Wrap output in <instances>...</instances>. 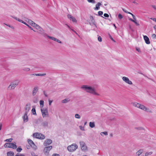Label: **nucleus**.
Masks as SVG:
<instances>
[{
  "label": "nucleus",
  "mask_w": 156,
  "mask_h": 156,
  "mask_svg": "<svg viewBox=\"0 0 156 156\" xmlns=\"http://www.w3.org/2000/svg\"><path fill=\"white\" fill-rule=\"evenodd\" d=\"M81 88L88 93L93 95H99V94L96 92V90L95 88L94 87L84 85L81 87Z\"/></svg>",
  "instance_id": "f257e3e1"
},
{
  "label": "nucleus",
  "mask_w": 156,
  "mask_h": 156,
  "mask_svg": "<svg viewBox=\"0 0 156 156\" xmlns=\"http://www.w3.org/2000/svg\"><path fill=\"white\" fill-rule=\"evenodd\" d=\"M30 104L28 103L26 104L25 108V113L23 117V119L25 122H27L28 121V118L27 114L30 109Z\"/></svg>",
  "instance_id": "f03ea898"
},
{
  "label": "nucleus",
  "mask_w": 156,
  "mask_h": 156,
  "mask_svg": "<svg viewBox=\"0 0 156 156\" xmlns=\"http://www.w3.org/2000/svg\"><path fill=\"white\" fill-rule=\"evenodd\" d=\"M20 81L18 80H15L11 82L8 87L7 89L9 90L14 89L16 86L18 85Z\"/></svg>",
  "instance_id": "7ed1b4c3"
},
{
  "label": "nucleus",
  "mask_w": 156,
  "mask_h": 156,
  "mask_svg": "<svg viewBox=\"0 0 156 156\" xmlns=\"http://www.w3.org/2000/svg\"><path fill=\"white\" fill-rule=\"evenodd\" d=\"M33 135L34 137L39 139L44 140L45 138V136L44 134L40 133H35L33 134Z\"/></svg>",
  "instance_id": "20e7f679"
},
{
  "label": "nucleus",
  "mask_w": 156,
  "mask_h": 156,
  "mask_svg": "<svg viewBox=\"0 0 156 156\" xmlns=\"http://www.w3.org/2000/svg\"><path fill=\"white\" fill-rule=\"evenodd\" d=\"M42 116L43 118L48 117L49 116L47 108H44L41 109Z\"/></svg>",
  "instance_id": "39448f33"
},
{
  "label": "nucleus",
  "mask_w": 156,
  "mask_h": 156,
  "mask_svg": "<svg viewBox=\"0 0 156 156\" xmlns=\"http://www.w3.org/2000/svg\"><path fill=\"white\" fill-rule=\"evenodd\" d=\"M78 148V146L75 144H73L67 147L68 150L71 152L75 151Z\"/></svg>",
  "instance_id": "423d86ee"
},
{
  "label": "nucleus",
  "mask_w": 156,
  "mask_h": 156,
  "mask_svg": "<svg viewBox=\"0 0 156 156\" xmlns=\"http://www.w3.org/2000/svg\"><path fill=\"white\" fill-rule=\"evenodd\" d=\"M138 108L147 112L150 113H152V111L149 108L140 104H139Z\"/></svg>",
  "instance_id": "0eeeda50"
},
{
  "label": "nucleus",
  "mask_w": 156,
  "mask_h": 156,
  "mask_svg": "<svg viewBox=\"0 0 156 156\" xmlns=\"http://www.w3.org/2000/svg\"><path fill=\"white\" fill-rule=\"evenodd\" d=\"M4 146L5 147L11 148L14 149L17 148L16 145L12 143H7L4 144Z\"/></svg>",
  "instance_id": "6e6552de"
},
{
  "label": "nucleus",
  "mask_w": 156,
  "mask_h": 156,
  "mask_svg": "<svg viewBox=\"0 0 156 156\" xmlns=\"http://www.w3.org/2000/svg\"><path fill=\"white\" fill-rule=\"evenodd\" d=\"M52 147L51 146H46L45 147L44 150V154L47 155H48L49 152L52 149Z\"/></svg>",
  "instance_id": "1a4fd4ad"
},
{
  "label": "nucleus",
  "mask_w": 156,
  "mask_h": 156,
  "mask_svg": "<svg viewBox=\"0 0 156 156\" xmlns=\"http://www.w3.org/2000/svg\"><path fill=\"white\" fill-rule=\"evenodd\" d=\"M122 79L126 83L129 85H132L133 84L131 80H130L129 78L127 77L123 76L122 77Z\"/></svg>",
  "instance_id": "9d476101"
},
{
  "label": "nucleus",
  "mask_w": 156,
  "mask_h": 156,
  "mask_svg": "<svg viewBox=\"0 0 156 156\" xmlns=\"http://www.w3.org/2000/svg\"><path fill=\"white\" fill-rule=\"evenodd\" d=\"M52 143V141L50 139H46L44 142L43 145L44 146L49 145Z\"/></svg>",
  "instance_id": "9b49d317"
},
{
  "label": "nucleus",
  "mask_w": 156,
  "mask_h": 156,
  "mask_svg": "<svg viewBox=\"0 0 156 156\" xmlns=\"http://www.w3.org/2000/svg\"><path fill=\"white\" fill-rule=\"evenodd\" d=\"M39 88L37 86L34 87L32 91V95L33 96H35L38 91Z\"/></svg>",
  "instance_id": "f8f14e48"
},
{
  "label": "nucleus",
  "mask_w": 156,
  "mask_h": 156,
  "mask_svg": "<svg viewBox=\"0 0 156 156\" xmlns=\"http://www.w3.org/2000/svg\"><path fill=\"white\" fill-rule=\"evenodd\" d=\"M90 21L91 22V23H90V25H91V24L94 25L95 26V27L97 28V24L95 22V21L93 17L92 16H90Z\"/></svg>",
  "instance_id": "ddd939ff"
},
{
  "label": "nucleus",
  "mask_w": 156,
  "mask_h": 156,
  "mask_svg": "<svg viewBox=\"0 0 156 156\" xmlns=\"http://www.w3.org/2000/svg\"><path fill=\"white\" fill-rule=\"evenodd\" d=\"M47 36L48 37V38H49V39H51L53 41H56L58 43H59L60 44L62 43V42L60 40H58L54 37H51V36H49L48 35H47Z\"/></svg>",
  "instance_id": "4468645a"
},
{
  "label": "nucleus",
  "mask_w": 156,
  "mask_h": 156,
  "mask_svg": "<svg viewBox=\"0 0 156 156\" xmlns=\"http://www.w3.org/2000/svg\"><path fill=\"white\" fill-rule=\"evenodd\" d=\"M81 149L83 150H85L87 149V147L86 146L85 143L83 141L80 142Z\"/></svg>",
  "instance_id": "2eb2a0df"
},
{
  "label": "nucleus",
  "mask_w": 156,
  "mask_h": 156,
  "mask_svg": "<svg viewBox=\"0 0 156 156\" xmlns=\"http://www.w3.org/2000/svg\"><path fill=\"white\" fill-rule=\"evenodd\" d=\"M67 17L69 19H70V20H71L73 22H77V20L75 18L71 15L68 14L67 15Z\"/></svg>",
  "instance_id": "dca6fc26"
},
{
  "label": "nucleus",
  "mask_w": 156,
  "mask_h": 156,
  "mask_svg": "<svg viewBox=\"0 0 156 156\" xmlns=\"http://www.w3.org/2000/svg\"><path fill=\"white\" fill-rule=\"evenodd\" d=\"M144 38L145 41V43L147 44H149L150 43L149 38L146 35L144 36Z\"/></svg>",
  "instance_id": "f3484780"
},
{
  "label": "nucleus",
  "mask_w": 156,
  "mask_h": 156,
  "mask_svg": "<svg viewBox=\"0 0 156 156\" xmlns=\"http://www.w3.org/2000/svg\"><path fill=\"white\" fill-rule=\"evenodd\" d=\"M102 5L101 4L100 2H98L96 5V7L94 8V9L95 10H98L100 9V6Z\"/></svg>",
  "instance_id": "a211bd4d"
},
{
  "label": "nucleus",
  "mask_w": 156,
  "mask_h": 156,
  "mask_svg": "<svg viewBox=\"0 0 156 156\" xmlns=\"http://www.w3.org/2000/svg\"><path fill=\"white\" fill-rule=\"evenodd\" d=\"M46 75L45 73L41 74V73H34L30 74V76H42Z\"/></svg>",
  "instance_id": "6ab92c4d"
},
{
  "label": "nucleus",
  "mask_w": 156,
  "mask_h": 156,
  "mask_svg": "<svg viewBox=\"0 0 156 156\" xmlns=\"http://www.w3.org/2000/svg\"><path fill=\"white\" fill-rule=\"evenodd\" d=\"M38 101V98L37 96H34L33 99V101L34 103H37Z\"/></svg>",
  "instance_id": "aec40b11"
},
{
  "label": "nucleus",
  "mask_w": 156,
  "mask_h": 156,
  "mask_svg": "<svg viewBox=\"0 0 156 156\" xmlns=\"http://www.w3.org/2000/svg\"><path fill=\"white\" fill-rule=\"evenodd\" d=\"M143 149H140L136 152V155L137 156H139L143 152Z\"/></svg>",
  "instance_id": "412c9836"
},
{
  "label": "nucleus",
  "mask_w": 156,
  "mask_h": 156,
  "mask_svg": "<svg viewBox=\"0 0 156 156\" xmlns=\"http://www.w3.org/2000/svg\"><path fill=\"white\" fill-rule=\"evenodd\" d=\"M70 100L69 98H66L62 101V102L64 103H66L69 102Z\"/></svg>",
  "instance_id": "4be33fe9"
},
{
  "label": "nucleus",
  "mask_w": 156,
  "mask_h": 156,
  "mask_svg": "<svg viewBox=\"0 0 156 156\" xmlns=\"http://www.w3.org/2000/svg\"><path fill=\"white\" fill-rule=\"evenodd\" d=\"M27 23L31 25L32 26H33L34 25H35V23L33 21L30 20H28Z\"/></svg>",
  "instance_id": "5701e85b"
},
{
  "label": "nucleus",
  "mask_w": 156,
  "mask_h": 156,
  "mask_svg": "<svg viewBox=\"0 0 156 156\" xmlns=\"http://www.w3.org/2000/svg\"><path fill=\"white\" fill-rule=\"evenodd\" d=\"M44 104V101L43 100H40V106L41 108H43Z\"/></svg>",
  "instance_id": "b1692460"
},
{
  "label": "nucleus",
  "mask_w": 156,
  "mask_h": 156,
  "mask_svg": "<svg viewBox=\"0 0 156 156\" xmlns=\"http://www.w3.org/2000/svg\"><path fill=\"white\" fill-rule=\"evenodd\" d=\"M28 143L30 144V145L32 146V145H34V142L30 139H28L27 140Z\"/></svg>",
  "instance_id": "393cba45"
},
{
  "label": "nucleus",
  "mask_w": 156,
  "mask_h": 156,
  "mask_svg": "<svg viewBox=\"0 0 156 156\" xmlns=\"http://www.w3.org/2000/svg\"><path fill=\"white\" fill-rule=\"evenodd\" d=\"M14 153L13 152L9 151L7 153V156H14Z\"/></svg>",
  "instance_id": "a878e982"
},
{
  "label": "nucleus",
  "mask_w": 156,
  "mask_h": 156,
  "mask_svg": "<svg viewBox=\"0 0 156 156\" xmlns=\"http://www.w3.org/2000/svg\"><path fill=\"white\" fill-rule=\"evenodd\" d=\"M48 122L47 121L44 122L42 123V125L44 127H48Z\"/></svg>",
  "instance_id": "bb28decb"
},
{
  "label": "nucleus",
  "mask_w": 156,
  "mask_h": 156,
  "mask_svg": "<svg viewBox=\"0 0 156 156\" xmlns=\"http://www.w3.org/2000/svg\"><path fill=\"white\" fill-rule=\"evenodd\" d=\"M139 103H137V102H132L131 103V104L133 106H134L135 107H137L138 108V106H139Z\"/></svg>",
  "instance_id": "cd10ccee"
},
{
  "label": "nucleus",
  "mask_w": 156,
  "mask_h": 156,
  "mask_svg": "<svg viewBox=\"0 0 156 156\" xmlns=\"http://www.w3.org/2000/svg\"><path fill=\"white\" fill-rule=\"evenodd\" d=\"M89 126L90 127L92 128L94 127L95 126L94 123V122H90Z\"/></svg>",
  "instance_id": "c85d7f7f"
},
{
  "label": "nucleus",
  "mask_w": 156,
  "mask_h": 156,
  "mask_svg": "<svg viewBox=\"0 0 156 156\" xmlns=\"http://www.w3.org/2000/svg\"><path fill=\"white\" fill-rule=\"evenodd\" d=\"M32 112L33 113V114L34 115H36V110L35 108H33L32 110Z\"/></svg>",
  "instance_id": "c756f323"
},
{
  "label": "nucleus",
  "mask_w": 156,
  "mask_h": 156,
  "mask_svg": "<svg viewBox=\"0 0 156 156\" xmlns=\"http://www.w3.org/2000/svg\"><path fill=\"white\" fill-rule=\"evenodd\" d=\"M23 70L24 71L28 72L30 70V69L29 68L25 67L23 69Z\"/></svg>",
  "instance_id": "7c9ffc66"
},
{
  "label": "nucleus",
  "mask_w": 156,
  "mask_h": 156,
  "mask_svg": "<svg viewBox=\"0 0 156 156\" xmlns=\"http://www.w3.org/2000/svg\"><path fill=\"white\" fill-rule=\"evenodd\" d=\"M87 1L88 2L93 4H94L96 2L95 0H87Z\"/></svg>",
  "instance_id": "2f4dec72"
},
{
  "label": "nucleus",
  "mask_w": 156,
  "mask_h": 156,
  "mask_svg": "<svg viewBox=\"0 0 156 156\" xmlns=\"http://www.w3.org/2000/svg\"><path fill=\"white\" fill-rule=\"evenodd\" d=\"M75 117L76 119H80V115L77 114H76L75 115Z\"/></svg>",
  "instance_id": "473e14b6"
},
{
  "label": "nucleus",
  "mask_w": 156,
  "mask_h": 156,
  "mask_svg": "<svg viewBox=\"0 0 156 156\" xmlns=\"http://www.w3.org/2000/svg\"><path fill=\"white\" fill-rule=\"evenodd\" d=\"M34 27H35L37 29H38L39 27H40V26H39L38 25H37V24L35 23V25H34V26H33Z\"/></svg>",
  "instance_id": "72a5a7b5"
},
{
  "label": "nucleus",
  "mask_w": 156,
  "mask_h": 156,
  "mask_svg": "<svg viewBox=\"0 0 156 156\" xmlns=\"http://www.w3.org/2000/svg\"><path fill=\"white\" fill-rule=\"evenodd\" d=\"M98 15L100 16H101L102 17H103L102 16H101L103 14V12L101 11H99L98 12Z\"/></svg>",
  "instance_id": "f704fd0d"
},
{
  "label": "nucleus",
  "mask_w": 156,
  "mask_h": 156,
  "mask_svg": "<svg viewBox=\"0 0 156 156\" xmlns=\"http://www.w3.org/2000/svg\"><path fill=\"white\" fill-rule=\"evenodd\" d=\"M152 152H147L145 154V156H148L149 155H151L152 154Z\"/></svg>",
  "instance_id": "c9c22d12"
},
{
  "label": "nucleus",
  "mask_w": 156,
  "mask_h": 156,
  "mask_svg": "<svg viewBox=\"0 0 156 156\" xmlns=\"http://www.w3.org/2000/svg\"><path fill=\"white\" fill-rule=\"evenodd\" d=\"M152 38L154 39L155 40L156 39V35L155 34H153L152 35Z\"/></svg>",
  "instance_id": "e433bc0d"
},
{
  "label": "nucleus",
  "mask_w": 156,
  "mask_h": 156,
  "mask_svg": "<svg viewBox=\"0 0 156 156\" xmlns=\"http://www.w3.org/2000/svg\"><path fill=\"white\" fill-rule=\"evenodd\" d=\"M12 138H9L5 140V141L10 142L12 141Z\"/></svg>",
  "instance_id": "4c0bfd02"
},
{
  "label": "nucleus",
  "mask_w": 156,
  "mask_h": 156,
  "mask_svg": "<svg viewBox=\"0 0 156 156\" xmlns=\"http://www.w3.org/2000/svg\"><path fill=\"white\" fill-rule=\"evenodd\" d=\"M22 150V149L21 147H19L18 148L16 149V151L18 152H20Z\"/></svg>",
  "instance_id": "58836bf2"
},
{
  "label": "nucleus",
  "mask_w": 156,
  "mask_h": 156,
  "mask_svg": "<svg viewBox=\"0 0 156 156\" xmlns=\"http://www.w3.org/2000/svg\"><path fill=\"white\" fill-rule=\"evenodd\" d=\"M102 134H103L105 135H107L108 134V133L107 132H101V136H102Z\"/></svg>",
  "instance_id": "ea45409f"
},
{
  "label": "nucleus",
  "mask_w": 156,
  "mask_h": 156,
  "mask_svg": "<svg viewBox=\"0 0 156 156\" xmlns=\"http://www.w3.org/2000/svg\"><path fill=\"white\" fill-rule=\"evenodd\" d=\"M118 17L120 19H121L123 18L122 15L120 13L118 15Z\"/></svg>",
  "instance_id": "a19ab883"
},
{
  "label": "nucleus",
  "mask_w": 156,
  "mask_h": 156,
  "mask_svg": "<svg viewBox=\"0 0 156 156\" xmlns=\"http://www.w3.org/2000/svg\"><path fill=\"white\" fill-rule=\"evenodd\" d=\"M130 2H132L133 3L136 5H138V4L135 1V0H130Z\"/></svg>",
  "instance_id": "79ce46f5"
},
{
  "label": "nucleus",
  "mask_w": 156,
  "mask_h": 156,
  "mask_svg": "<svg viewBox=\"0 0 156 156\" xmlns=\"http://www.w3.org/2000/svg\"><path fill=\"white\" fill-rule=\"evenodd\" d=\"M12 17L16 20L19 21V22H20V20H21L19 18H17V17Z\"/></svg>",
  "instance_id": "37998d69"
},
{
  "label": "nucleus",
  "mask_w": 156,
  "mask_h": 156,
  "mask_svg": "<svg viewBox=\"0 0 156 156\" xmlns=\"http://www.w3.org/2000/svg\"><path fill=\"white\" fill-rule=\"evenodd\" d=\"M109 37L110 39L114 42H115V41L113 38L110 35H109Z\"/></svg>",
  "instance_id": "c03bdc74"
},
{
  "label": "nucleus",
  "mask_w": 156,
  "mask_h": 156,
  "mask_svg": "<svg viewBox=\"0 0 156 156\" xmlns=\"http://www.w3.org/2000/svg\"><path fill=\"white\" fill-rule=\"evenodd\" d=\"M38 30L39 31H40L41 32H42L43 31V29L40 27H39Z\"/></svg>",
  "instance_id": "a18cd8bd"
},
{
  "label": "nucleus",
  "mask_w": 156,
  "mask_h": 156,
  "mask_svg": "<svg viewBox=\"0 0 156 156\" xmlns=\"http://www.w3.org/2000/svg\"><path fill=\"white\" fill-rule=\"evenodd\" d=\"M98 40L100 42L102 41V38L101 36H99L98 37Z\"/></svg>",
  "instance_id": "49530a36"
},
{
  "label": "nucleus",
  "mask_w": 156,
  "mask_h": 156,
  "mask_svg": "<svg viewBox=\"0 0 156 156\" xmlns=\"http://www.w3.org/2000/svg\"><path fill=\"white\" fill-rule=\"evenodd\" d=\"M79 128H80V129L82 130H84V127H83L82 126H79Z\"/></svg>",
  "instance_id": "de8ad7c7"
},
{
  "label": "nucleus",
  "mask_w": 156,
  "mask_h": 156,
  "mask_svg": "<svg viewBox=\"0 0 156 156\" xmlns=\"http://www.w3.org/2000/svg\"><path fill=\"white\" fill-rule=\"evenodd\" d=\"M20 22H21V23H23L24 24H25L26 26H27V25L28 24L27 23H26V22H25L24 21H23L22 20H20Z\"/></svg>",
  "instance_id": "09e8293b"
},
{
  "label": "nucleus",
  "mask_w": 156,
  "mask_h": 156,
  "mask_svg": "<svg viewBox=\"0 0 156 156\" xmlns=\"http://www.w3.org/2000/svg\"><path fill=\"white\" fill-rule=\"evenodd\" d=\"M131 15L134 19L133 20H135V21H136L135 16L133 14H131Z\"/></svg>",
  "instance_id": "8fccbe9b"
},
{
  "label": "nucleus",
  "mask_w": 156,
  "mask_h": 156,
  "mask_svg": "<svg viewBox=\"0 0 156 156\" xmlns=\"http://www.w3.org/2000/svg\"><path fill=\"white\" fill-rule=\"evenodd\" d=\"M135 129L138 130H142L143 129V128L142 127H136Z\"/></svg>",
  "instance_id": "3c124183"
},
{
  "label": "nucleus",
  "mask_w": 156,
  "mask_h": 156,
  "mask_svg": "<svg viewBox=\"0 0 156 156\" xmlns=\"http://www.w3.org/2000/svg\"><path fill=\"white\" fill-rule=\"evenodd\" d=\"M31 154L32 156H37L34 152H32Z\"/></svg>",
  "instance_id": "603ef678"
},
{
  "label": "nucleus",
  "mask_w": 156,
  "mask_h": 156,
  "mask_svg": "<svg viewBox=\"0 0 156 156\" xmlns=\"http://www.w3.org/2000/svg\"><path fill=\"white\" fill-rule=\"evenodd\" d=\"M133 22L134 23L136 26H139L140 25L138 23L136 22V21H135L134 20V22Z\"/></svg>",
  "instance_id": "864d4df0"
},
{
  "label": "nucleus",
  "mask_w": 156,
  "mask_h": 156,
  "mask_svg": "<svg viewBox=\"0 0 156 156\" xmlns=\"http://www.w3.org/2000/svg\"><path fill=\"white\" fill-rule=\"evenodd\" d=\"M104 16L105 17H109V15L108 14H107V13H105V14H104Z\"/></svg>",
  "instance_id": "5fc2aeb1"
},
{
  "label": "nucleus",
  "mask_w": 156,
  "mask_h": 156,
  "mask_svg": "<svg viewBox=\"0 0 156 156\" xmlns=\"http://www.w3.org/2000/svg\"><path fill=\"white\" fill-rule=\"evenodd\" d=\"M15 156H25L23 154H17Z\"/></svg>",
  "instance_id": "6e6d98bb"
},
{
  "label": "nucleus",
  "mask_w": 156,
  "mask_h": 156,
  "mask_svg": "<svg viewBox=\"0 0 156 156\" xmlns=\"http://www.w3.org/2000/svg\"><path fill=\"white\" fill-rule=\"evenodd\" d=\"M27 26L31 30H33V29L32 27H31L30 26H29L28 24L27 25Z\"/></svg>",
  "instance_id": "4d7b16f0"
},
{
  "label": "nucleus",
  "mask_w": 156,
  "mask_h": 156,
  "mask_svg": "<svg viewBox=\"0 0 156 156\" xmlns=\"http://www.w3.org/2000/svg\"><path fill=\"white\" fill-rule=\"evenodd\" d=\"M52 156H60V155L57 154H53Z\"/></svg>",
  "instance_id": "13d9d810"
},
{
  "label": "nucleus",
  "mask_w": 156,
  "mask_h": 156,
  "mask_svg": "<svg viewBox=\"0 0 156 156\" xmlns=\"http://www.w3.org/2000/svg\"><path fill=\"white\" fill-rule=\"evenodd\" d=\"M52 102V101L49 100V105H51Z\"/></svg>",
  "instance_id": "bf43d9fd"
},
{
  "label": "nucleus",
  "mask_w": 156,
  "mask_h": 156,
  "mask_svg": "<svg viewBox=\"0 0 156 156\" xmlns=\"http://www.w3.org/2000/svg\"><path fill=\"white\" fill-rule=\"evenodd\" d=\"M151 19L152 20H153L154 21H155L156 23V18H151Z\"/></svg>",
  "instance_id": "052dcab7"
},
{
  "label": "nucleus",
  "mask_w": 156,
  "mask_h": 156,
  "mask_svg": "<svg viewBox=\"0 0 156 156\" xmlns=\"http://www.w3.org/2000/svg\"><path fill=\"white\" fill-rule=\"evenodd\" d=\"M122 10L125 12L128 13V12L127 11H126V10H125V9H122Z\"/></svg>",
  "instance_id": "680f3d73"
},
{
  "label": "nucleus",
  "mask_w": 156,
  "mask_h": 156,
  "mask_svg": "<svg viewBox=\"0 0 156 156\" xmlns=\"http://www.w3.org/2000/svg\"><path fill=\"white\" fill-rule=\"evenodd\" d=\"M152 7L155 10H156V6L155 5H152Z\"/></svg>",
  "instance_id": "e2e57ef3"
},
{
  "label": "nucleus",
  "mask_w": 156,
  "mask_h": 156,
  "mask_svg": "<svg viewBox=\"0 0 156 156\" xmlns=\"http://www.w3.org/2000/svg\"><path fill=\"white\" fill-rule=\"evenodd\" d=\"M44 95H45V96L46 97H48V95L46 93H45V91H44Z\"/></svg>",
  "instance_id": "0e129e2a"
},
{
  "label": "nucleus",
  "mask_w": 156,
  "mask_h": 156,
  "mask_svg": "<svg viewBox=\"0 0 156 156\" xmlns=\"http://www.w3.org/2000/svg\"><path fill=\"white\" fill-rule=\"evenodd\" d=\"M129 20H130V21L132 22H134V20H133L131 18H130L129 19Z\"/></svg>",
  "instance_id": "69168bd1"
},
{
  "label": "nucleus",
  "mask_w": 156,
  "mask_h": 156,
  "mask_svg": "<svg viewBox=\"0 0 156 156\" xmlns=\"http://www.w3.org/2000/svg\"><path fill=\"white\" fill-rule=\"evenodd\" d=\"M136 49L138 52H140V49L139 48H136Z\"/></svg>",
  "instance_id": "338daca9"
},
{
  "label": "nucleus",
  "mask_w": 156,
  "mask_h": 156,
  "mask_svg": "<svg viewBox=\"0 0 156 156\" xmlns=\"http://www.w3.org/2000/svg\"><path fill=\"white\" fill-rule=\"evenodd\" d=\"M154 28L156 31V25H155L154 27Z\"/></svg>",
  "instance_id": "774afa93"
}]
</instances>
